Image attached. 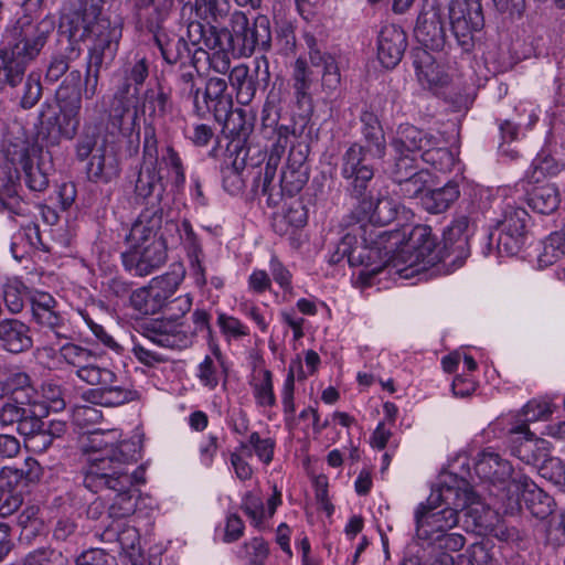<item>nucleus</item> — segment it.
Here are the masks:
<instances>
[{"label":"nucleus","instance_id":"de8ad7c7","mask_svg":"<svg viewBox=\"0 0 565 565\" xmlns=\"http://www.w3.org/2000/svg\"><path fill=\"white\" fill-rule=\"evenodd\" d=\"M180 75L178 77V88L182 98L192 100L198 115H201L203 106L199 99L201 88L196 86L194 81V71L188 70L185 64L180 66Z\"/></svg>","mask_w":565,"mask_h":565},{"label":"nucleus","instance_id":"864d4df0","mask_svg":"<svg viewBox=\"0 0 565 565\" xmlns=\"http://www.w3.org/2000/svg\"><path fill=\"white\" fill-rule=\"evenodd\" d=\"M463 510V526L467 531L482 534L489 529V512L481 504L466 505Z\"/></svg>","mask_w":565,"mask_h":565},{"label":"nucleus","instance_id":"0e129e2a","mask_svg":"<svg viewBox=\"0 0 565 565\" xmlns=\"http://www.w3.org/2000/svg\"><path fill=\"white\" fill-rule=\"evenodd\" d=\"M192 307V299L189 295L179 296L170 301H164L163 308L167 315L166 319L177 322Z\"/></svg>","mask_w":565,"mask_h":565},{"label":"nucleus","instance_id":"37998d69","mask_svg":"<svg viewBox=\"0 0 565 565\" xmlns=\"http://www.w3.org/2000/svg\"><path fill=\"white\" fill-rule=\"evenodd\" d=\"M2 391L11 394V397L23 394V399L29 403H35L36 390L32 384L30 375L25 372H13L4 381Z\"/></svg>","mask_w":565,"mask_h":565},{"label":"nucleus","instance_id":"0eeeda50","mask_svg":"<svg viewBox=\"0 0 565 565\" xmlns=\"http://www.w3.org/2000/svg\"><path fill=\"white\" fill-rule=\"evenodd\" d=\"M203 110L213 114L215 120L222 124L223 129L231 135L246 136L245 111L241 108L233 109L232 94L227 92V82L221 77H210L205 83Z\"/></svg>","mask_w":565,"mask_h":565},{"label":"nucleus","instance_id":"e2e57ef3","mask_svg":"<svg viewBox=\"0 0 565 565\" xmlns=\"http://www.w3.org/2000/svg\"><path fill=\"white\" fill-rule=\"evenodd\" d=\"M182 274L177 271L167 273L162 276L156 277L150 281V286L160 290L159 294L164 296V301L174 294L182 280Z\"/></svg>","mask_w":565,"mask_h":565},{"label":"nucleus","instance_id":"680f3d73","mask_svg":"<svg viewBox=\"0 0 565 565\" xmlns=\"http://www.w3.org/2000/svg\"><path fill=\"white\" fill-rule=\"evenodd\" d=\"M60 354L68 364L78 369L87 364L93 358V353L89 350L70 342L60 348Z\"/></svg>","mask_w":565,"mask_h":565},{"label":"nucleus","instance_id":"79ce46f5","mask_svg":"<svg viewBox=\"0 0 565 565\" xmlns=\"http://www.w3.org/2000/svg\"><path fill=\"white\" fill-rule=\"evenodd\" d=\"M415 66L419 82L427 84L429 87L439 86L445 83L444 73L439 66L434 62L433 56L423 51L416 56Z\"/></svg>","mask_w":565,"mask_h":565},{"label":"nucleus","instance_id":"13d9d810","mask_svg":"<svg viewBox=\"0 0 565 565\" xmlns=\"http://www.w3.org/2000/svg\"><path fill=\"white\" fill-rule=\"evenodd\" d=\"M533 172L530 175L531 181L540 182L542 178L556 175L562 166L550 154L539 153L533 160Z\"/></svg>","mask_w":565,"mask_h":565},{"label":"nucleus","instance_id":"5fc2aeb1","mask_svg":"<svg viewBox=\"0 0 565 565\" xmlns=\"http://www.w3.org/2000/svg\"><path fill=\"white\" fill-rule=\"evenodd\" d=\"M420 158L424 162L440 171L449 170L455 163V158L449 149L437 145L427 147L422 152Z\"/></svg>","mask_w":565,"mask_h":565},{"label":"nucleus","instance_id":"1a4fd4ad","mask_svg":"<svg viewBox=\"0 0 565 565\" xmlns=\"http://www.w3.org/2000/svg\"><path fill=\"white\" fill-rule=\"evenodd\" d=\"M100 15L102 7L97 3H86L82 9L64 14L60 23V33L67 38V46L79 47V42L87 36L99 39V31L106 33L116 26Z\"/></svg>","mask_w":565,"mask_h":565},{"label":"nucleus","instance_id":"aec40b11","mask_svg":"<svg viewBox=\"0 0 565 565\" xmlns=\"http://www.w3.org/2000/svg\"><path fill=\"white\" fill-rule=\"evenodd\" d=\"M119 173L120 163L115 148L103 139L86 167L87 178L95 183H108Z\"/></svg>","mask_w":565,"mask_h":565},{"label":"nucleus","instance_id":"49530a36","mask_svg":"<svg viewBox=\"0 0 565 565\" xmlns=\"http://www.w3.org/2000/svg\"><path fill=\"white\" fill-rule=\"evenodd\" d=\"M530 215L522 207L509 206L504 212V218L499 222V230L525 238Z\"/></svg>","mask_w":565,"mask_h":565},{"label":"nucleus","instance_id":"f257e3e1","mask_svg":"<svg viewBox=\"0 0 565 565\" xmlns=\"http://www.w3.org/2000/svg\"><path fill=\"white\" fill-rule=\"evenodd\" d=\"M138 460V451L131 446L124 447L121 456L108 458H88L87 465L81 470L83 486L98 493L104 490L115 492L113 503L108 508V518L120 520L131 515L137 505L132 487L143 482L132 470Z\"/></svg>","mask_w":565,"mask_h":565},{"label":"nucleus","instance_id":"09e8293b","mask_svg":"<svg viewBox=\"0 0 565 565\" xmlns=\"http://www.w3.org/2000/svg\"><path fill=\"white\" fill-rule=\"evenodd\" d=\"M309 179L307 170H298L291 168H285L281 170L279 180V192L280 195L286 193L292 196L301 191Z\"/></svg>","mask_w":565,"mask_h":565},{"label":"nucleus","instance_id":"a19ab883","mask_svg":"<svg viewBox=\"0 0 565 565\" xmlns=\"http://www.w3.org/2000/svg\"><path fill=\"white\" fill-rule=\"evenodd\" d=\"M173 3L174 0H160L151 7L152 10L146 17L143 26L153 35L154 41L159 39V36L161 38V35L169 33L166 28V22L169 19Z\"/></svg>","mask_w":565,"mask_h":565},{"label":"nucleus","instance_id":"774afa93","mask_svg":"<svg viewBox=\"0 0 565 565\" xmlns=\"http://www.w3.org/2000/svg\"><path fill=\"white\" fill-rule=\"evenodd\" d=\"M61 554L50 547H42L29 553L23 565H56Z\"/></svg>","mask_w":565,"mask_h":565},{"label":"nucleus","instance_id":"c756f323","mask_svg":"<svg viewBox=\"0 0 565 565\" xmlns=\"http://www.w3.org/2000/svg\"><path fill=\"white\" fill-rule=\"evenodd\" d=\"M472 491L462 490L458 484L441 483L431 490L426 503L430 508H456V513L463 510L471 500Z\"/></svg>","mask_w":565,"mask_h":565},{"label":"nucleus","instance_id":"c9c22d12","mask_svg":"<svg viewBox=\"0 0 565 565\" xmlns=\"http://www.w3.org/2000/svg\"><path fill=\"white\" fill-rule=\"evenodd\" d=\"M32 317L39 326L51 331L57 340L68 341L74 339L75 331L55 309L35 312Z\"/></svg>","mask_w":565,"mask_h":565},{"label":"nucleus","instance_id":"c03bdc74","mask_svg":"<svg viewBox=\"0 0 565 565\" xmlns=\"http://www.w3.org/2000/svg\"><path fill=\"white\" fill-rule=\"evenodd\" d=\"M348 225H356L355 221L351 218ZM363 231V224H359L358 226H353L351 232H348L337 247L340 249L342 254H347L348 263L350 266H360L364 264V257L362 253L359 252V238L358 235Z\"/></svg>","mask_w":565,"mask_h":565},{"label":"nucleus","instance_id":"603ef678","mask_svg":"<svg viewBox=\"0 0 565 565\" xmlns=\"http://www.w3.org/2000/svg\"><path fill=\"white\" fill-rule=\"evenodd\" d=\"M9 163L2 168L3 177L0 178V191L8 199L18 196V188L20 186V173L17 167L18 156L8 158Z\"/></svg>","mask_w":565,"mask_h":565},{"label":"nucleus","instance_id":"72a5a7b5","mask_svg":"<svg viewBox=\"0 0 565 565\" xmlns=\"http://www.w3.org/2000/svg\"><path fill=\"white\" fill-rule=\"evenodd\" d=\"M561 203L558 189L555 184L546 183L534 186L529 193V205L541 214H551Z\"/></svg>","mask_w":565,"mask_h":565},{"label":"nucleus","instance_id":"a878e982","mask_svg":"<svg viewBox=\"0 0 565 565\" xmlns=\"http://www.w3.org/2000/svg\"><path fill=\"white\" fill-rule=\"evenodd\" d=\"M469 218L466 215L458 216L444 233L446 256L451 263L463 260L469 255Z\"/></svg>","mask_w":565,"mask_h":565},{"label":"nucleus","instance_id":"20e7f679","mask_svg":"<svg viewBox=\"0 0 565 565\" xmlns=\"http://www.w3.org/2000/svg\"><path fill=\"white\" fill-rule=\"evenodd\" d=\"M307 44L310 49V65L306 60L297 58L294 64L291 81L299 109L305 116H310L313 111L312 87L318 76H321L322 88L332 93L340 85L341 75L335 58L327 52H321L316 46V40L312 36L307 40Z\"/></svg>","mask_w":565,"mask_h":565},{"label":"nucleus","instance_id":"9b49d317","mask_svg":"<svg viewBox=\"0 0 565 565\" xmlns=\"http://www.w3.org/2000/svg\"><path fill=\"white\" fill-rule=\"evenodd\" d=\"M446 18L457 43L469 51L473 46V33L484 25L481 0H452Z\"/></svg>","mask_w":565,"mask_h":565},{"label":"nucleus","instance_id":"c85d7f7f","mask_svg":"<svg viewBox=\"0 0 565 565\" xmlns=\"http://www.w3.org/2000/svg\"><path fill=\"white\" fill-rule=\"evenodd\" d=\"M475 469L481 479L492 484H504L513 475L512 465L494 452H482Z\"/></svg>","mask_w":565,"mask_h":565},{"label":"nucleus","instance_id":"dca6fc26","mask_svg":"<svg viewBox=\"0 0 565 565\" xmlns=\"http://www.w3.org/2000/svg\"><path fill=\"white\" fill-rule=\"evenodd\" d=\"M416 536L423 541L435 539L438 534L447 533L459 523L456 508H430L422 503L415 512Z\"/></svg>","mask_w":565,"mask_h":565},{"label":"nucleus","instance_id":"58836bf2","mask_svg":"<svg viewBox=\"0 0 565 565\" xmlns=\"http://www.w3.org/2000/svg\"><path fill=\"white\" fill-rule=\"evenodd\" d=\"M143 108L149 110V116L163 118L172 110L170 92L158 82L156 87L147 88L143 93Z\"/></svg>","mask_w":565,"mask_h":565},{"label":"nucleus","instance_id":"6ab92c4d","mask_svg":"<svg viewBox=\"0 0 565 565\" xmlns=\"http://www.w3.org/2000/svg\"><path fill=\"white\" fill-rule=\"evenodd\" d=\"M143 162L141 166L152 164L154 167H161V163L169 166L173 173V183L177 188L184 184L185 175L182 161L178 152L171 147L166 148V154H163L161 162L158 158V139L156 129L152 125H146L143 128V150H142Z\"/></svg>","mask_w":565,"mask_h":565},{"label":"nucleus","instance_id":"9d476101","mask_svg":"<svg viewBox=\"0 0 565 565\" xmlns=\"http://www.w3.org/2000/svg\"><path fill=\"white\" fill-rule=\"evenodd\" d=\"M120 35L121 31L118 26L106 33L99 32V39H95L89 49L84 78V95L87 99L96 95L100 72L108 68L114 61Z\"/></svg>","mask_w":565,"mask_h":565},{"label":"nucleus","instance_id":"4c0bfd02","mask_svg":"<svg viewBox=\"0 0 565 565\" xmlns=\"http://www.w3.org/2000/svg\"><path fill=\"white\" fill-rule=\"evenodd\" d=\"M81 54V47L75 46H66L53 54L46 68L45 79L51 83L57 82L66 75L72 62L78 60Z\"/></svg>","mask_w":565,"mask_h":565},{"label":"nucleus","instance_id":"69168bd1","mask_svg":"<svg viewBox=\"0 0 565 565\" xmlns=\"http://www.w3.org/2000/svg\"><path fill=\"white\" fill-rule=\"evenodd\" d=\"M100 145L99 135L95 131L88 132L84 131L75 146L76 158L81 161H84L93 156L96 152V148Z\"/></svg>","mask_w":565,"mask_h":565},{"label":"nucleus","instance_id":"f8f14e48","mask_svg":"<svg viewBox=\"0 0 565 565\" xmlns=\"http://www.w3.org/2000/svg\"><path fill=\"white\" fill-rule=\"evenodd\" d=\"M373 180L365 183L364 190L360 193H352L348 189L345 192L358 201L355 209L352 211L350 218L356 224L369 221L374 225L385 226L392 223L398 213V204L387 195H379L375 200L370 191Z\"/></svg>","mask_w":565,"mask_h":565},{"label":"nucleus","instance_id":"4be33fe9","mask_svg":"<svg viewBox=\"0 0 565 565\" xmlns=\"http://www.w3.org/2000/svg\"><path fill=\"white\" fill-rule=\"evenodd\" d=\"M131 446V450H137V444L131 440L117 441V435L114 430H95L88 434L83 440V450L88 454V458H108L121 456L124 447Z\"/></svg>","mask_w":565,"mask_h":565},{"label":"nucleus","instance_id":"338daca9","mask_svg":"<svg viewBox=\"0 0 565 565\" xmlns=\"http://www.w3.org/2000/svg\"><path fill=\"white\" fill-rule=\"evenodd\" d=\"M469 559L473 565H497L489 542H477L469 548Z\"/></svg>","mask_w":565,"mask_h":565},{"label":"nucleus","instance_id":"8fccbe9b","mask_svg":"<svg viewBox=\"0 0 565 565\" xmlns=\"http://www.w3.org/2000/svg\"><path fill=\"white\" fill-rule=\"evenodd\" d=\"M180 326L181 323H178V321L167 319V321L153 322L151 329L148 330L154 333V337L151 338L153 342L162 347L173 348L178 344L180 334L178 327Z\"/></svg>","mask_w":565,"mask_h":565},{"label":"nucleus","instance_id":"e433bc0d","mask_svg":"<svg viewBox=\"0 0 565 565\" xmlns=\"http://www.w3.org/2000/svg\"><path fill=\"white\" fill-rule=\"evenodd\" d=\"M15 97L19 98V106L29 110L33 108L43 95V86L41 83V74L39 72H31L24 75L22 82L15 87Z\"/></svg>","mask_w":565,"mask_h":565},{"label":"nucleus","instance_id":"6e6d98bb","mask_svg":"<svg viewBox=\"0 0 565 565\" xmlns=\"http://www.w3.org/2000/svg\"><path fill=\"white\" fill-rule=\"evenodd\" d=\"M103 536L108 541H117L120 547L126 552L135 550L139 543V534L134 526H124L121 529L107 526Z\"/></svg>","mask_w":565,"mask_h":565},{"label":"nucleus","instance_id":"ea45409f","mask_svg":"<svg viewBox=\"0 0 565 565\" xmlns=\"http://www.w3.org/2000/svg\"><path fill=\"white\" fill-rule=\"evenodd\" d=\"M160 290L148 287L139 288L130 296V303L135 310L141 315H154L163 308L164 296Z\"/></svg>","mask_w":565,"mask_h":565},{"label":"nucleus","instance_id":"423d86ee","mask_svg":"<svg viewBox=\"0 0 565 565\" xmlns=\"http://www.w3.org/2000/svg\"><path fill=\"white\" fill-rule=\"evenodd\" d=\"M76 375L87 384L96 386L84 394V398L90 404L116 407L139 398V393L119 380L110 369L87 363L77 369Z\"/></svg>","mask_w":565,"mask_h":565},{"label":"nucleus","instance_id":"f704fd0d","mask_svg":"<svg viewBox=\"0 0 565 565\" xmlns=\"http://www.w3.org/2000/svg\"><path fill=\"white\" fill-rule=\"evenodd\" d=\"M161 52L163 60L168 64H185L190 57V47L188 42L177 34H166L154 41Z\"/></svg>","mask_w":565,"mask_h":565},{"label":"nucleus","instance_id":"473e14b6","mask_svg":"<svg viewBox=\"0 0 565 565\" xmlns=\"http://www.w3.org/2000/svg\"><path fill=\"white\" fill-rule=\"evenodd\" d=\"M18 156V164L24 172V179L28 188L31 191L42 192L49 186L47 174L43 171L39 163H34L29 156V150L25 146H21L14 151Z\"/></svg>","mask_w":565,"mask_h":565},{"label":"nucleus","instance_id":"39448f33","mask_svg":"<svg viewBox=\"0 0 565 565\" xmlns=\"http://www.w3.org/2000/svg\"><path fill=\"white\" fill-rule=\"evenodd\" d=\"M227 39V50L237 56H250L256 50L267 52L271 47L270 22L266 15H257L252 22L242 11L231 14L230 26L221 29Z\"/></svg>","mask_w":565,"mask_h":565},{"label":"nucleus","instance_id":"bb28decb","mask_svg":"<svg viewBox=\"0 0 565 565\" xmlns=\"http://www.w3.org/2000/svg\"><path fill=\"white\" fill-rule=\"evenodd\" d=\"M166 192L161 167L152 164L141 166L135 183V194L150 203L161 204Z\"/></svg>","mask_w":565,"mask_h":565},{"label":"nucleus","instance_id":"a18cd8bd","mask_svg":"<svg viewBox=\"0 0 565 565\" xmlns=\"http://www.w3.org/2000/svg\"><path fill=\"white\" fill-rule=\"evenodd\" d=\"M419 170H422V168L418 167L415 156L409 153H394V159L392 163L388 164L386 172L396 183L412 178Z\"/></svg>","mask_w":565,"mask_h":565},{"label":"nucleus","instance_id":"f03ea898","mask_svg":"<svg viewBox=\"0 0 565 565\" xmlns=\"http://www.w3.org/2000/svg\"><path fill=\"white\" fill-rule=\"evenodd\" d=\"M54 20L46 17L34 21L30 15L20 17L8 28L0 45V94L22 82L24 74L41 54L52 32Z\"/></svg>","mask_w":565,"mask_h":565},{"label":"nucleus","instance_id":"6e6552de","mask_svg":"<svg viewBox=\"0 0 565 565\" xmlns=\"http://www.w3.org/2000/svg\"><path fill=\"white\" fill-rule=\"evenodd\" d=\"M178 223L166 220L163 232L158 239H152L146 245L129 247L121 254L122 265L126 270L135 276H148L159 269L168 258L167 233L178 232Z\"/></svg>","mask_w":565,"mask_h":565},{"label":"nucleus","instance_id":"052dcab7","mask_svg":"<svg viewBox=\"0 0 565 565\" xmlns=\"http://www.w3.org/2000/svg\"><path fill=\"white\" fill-rule=\"evenodd\" d=\"M135 223L159 234L163 224V207L161 204L150 203L141 211Z\"/></svg>","mask_w":565,"mask_h":565},{"label":"nucleus","instance_id":"bf43d9fd","mask_svg":"<svg viewBox=\"0 0 565 565\" xmlns=\"http://www.w3.org/2000/svg\"><path fill=\"white\" fill-rule=\"evenodd\" d=\"M46 109H52L50 104H44L39 114L40 134L46 132L47 136H53L55 139L64 137V130L62 129L63 116L61 113H53L47 116Z\"/></svg>","mask_w":565,"mask_h":565},{"label":"nucleus","instance_id":"4d7b16f0","mask_svg":"<svg viewBox=\"0 0 565 565\" xmlns=\"http://www.w3.org/2000/svg\"><path fill=\"white\" fill-rule=\"evenodd\" d=\"M430 180V173L426 169L417 171L412 178L407 180L398 181V193L404 198H415L425 193L424 190Z\"/></svg>","mask_w":565,"mask_h":565},{"label":"nucleus","instance_id":"cd10ccee","mask_svg":"<svg viewBox=\"0 0 565 565\" xmlns=\"http://www.w3.org/2000/svg\"><path fill=\"white\" fill-rule=\"evenodd\" d=\"M181 17L194 14L209 23H220L230 13L231 6L227 0H179Z\"/></svg>","mask_w":565,"mask_h":565},{"label":"nucleus","instance_id":"7ed1b4c3","mask_svg":"<svg viewBox=\"0 0 565 565\" xmlns=\"http://www.w3.org/2000/svg\"><path fill=\"white\" fill-rule=\"evenodd\" d=\"M362 140L353 142L341 157L340 174L343 189L352 193L364 190L365 183L374 178L372 160L382 159L386 153L383 127L376 114L364 110L360 115Z\"/></svg>","mask_w":565,"mask_h":565},{"label":"nucleus","instance_id":"5701e85b","mask_svg":"<svg viewBox=\"0 0 565 565\" xmlns=\"http://www.w3.org/2000/svg\"><path fill=\"white\" fill-rule=\"evenodd\" d=\"M438 145L437 138L413 125L402 124L397 127L395 136L391 140V147L394 153H415L423 152L427 147Z\"/></svg>","mask_w":565,"mask_h":565},{"label":"nucleus","instance_id":"7c9ffc66","mask_svg":"<svg viewBox=\"0 0 565 565\" xmlns=\"http://www.w3.org/2000/svg\"><path fill=\"white\" fill-rule=\"evenodd\" d=\"M183 18L188 20V38L193 45L202 43L209 50L222 47V32L215 23H209L194 14L191 19L188 15Z\"/></svg>","mask_w":565,"mask_h":565},{"label":"nucleus","instance_id":"2eb2a0df","mask_svg":"<svg viewBox=\"0 0 565 565\" xmlns=\"http://www.w3.org/2000/svg\"><path fill=\"white\" fill-rule=\"evenodd\" d=\"M398 258L409 264V267L423 264V269L434 265L439 258L436 253V238L431 235V230L425 225L415 226L411 233L406 247L401 250L397 257L392 262L397 266Z\"/></svg>","mask_w":565,"mask_h":565},{"label":"nucleus","instance_id":"2f4dec72","mask_svg":"<svg viewBox=\"0 0 565 565\" xmlns=\"http://www.w3.org/2000/svg\"><path fill=\"white\" fill-rule=\"evenodd\" d=\"M460 195L459 186L456 182H448L443 188L426 191L420 196L423 207L433 214H439L449 209Z\"/></svg>","mask_w":565,"mask_h":565},{"label":"nucleus","instance_id":"412c9836","mask_svg":"<svg viewBox=\"0 0 565 565\" xmlns=\"http://www.w3.org/2000/svg\"><path fill=\"white\" fill-rule=\"evenodd\" d=\"M407 47V35L397 25L382 28L377 41V57L386 68H394L402 61Z\"/></svg>","mask_w":565,"mask_h":565},{"label":"nucleus","instance_id":"4468645a","mask_svg":"<svg viewBox=\"0 0 565 565\" xmlns=\"http://www.w3.org/2000/svg\"><path fill=\"white\" fill-rule=\"evenodd\" d=\"M446 19V13L440 7L425 6L414 28L417 42L428 50L441 51L448 42Z\"/></svg>","mask_w":565,"mask_h":565},{"label":"nucleus","instance_id":"f3484780","mask_svg":"<svg viewBox=\"0 0 565 565\" xmlns=\"http://www.w3.org/2000/svg\"><path fill=\"white\" fill-rule=\"evenodd\" d=\"M32 403L10 397L0 405V426L14 429L20 435H31L41 426V417L30 406Z\"/></svg>","mask_w":565,"mask_h":565},{"label":"nucleus","instance_id":"a211bd4d","mask_svg":"<svg viewBox=\"0 0 565 565\" xmlns=\"http://www.w3.org/2000/svg\"><path fill=\"white\" fill-rule=\"evenodd\" d=\"M515 491L520 492L515 504L522 509L523 507L535 518L544 520L552 514L554 510V499L537 487L526 476L515 477L511 481Z\"/></svg>","mask_w":565,"mask_h":565},{"label":"nucleus","instance_id":"3c124183","mask_svg":"<svg viewBox=\"0 0 565 565\" xmlns=\"http://www.w3.org/2000/svg\"><path fill=\"white\" fill-rule=\"evenodd\" d=\"M552 411L550 404L544 401H530L522 409L521 416L523 424L513 428V433H525L532 435L527 428L526 423L536 422L546 418L551 415Z\"/></svg>","mask_w":565,"mask_h":565},{"label":"nucleus","instance_id":"b1692460","mask_svg":"<svg viewBox=\"0 0 565 565\" xmlns=\"http://www.w3.org/2000/svg\"><path fill=\"white\" fill-rule=\"evenodd\" d=\"M109 125L117 129L124 137L128 138L130 149L134 153L139 149L138 111L131 104L111 102L109 108Z\"/></svg>","mask_w":565,"mask_h":565},{"label":"nucleus","instance_id":"393cba45","mask_svg":"<svg viewBox=\"0 0 565 565\" xmlns=\"http://www.w3.org/2000/svg\"><path fill=\"white\" fill-rule=\"evenodd\" d=\"M0 343L10 353H22L33 347L30 327L15 318L0 321Z\"/></svg>","mask_w":565,"mask_h":565},{"label":"nucleus","instance_id":"ddd939ff","mask_svg":"<svg viewBox=\"0 0 565 565\" xmlns=\"http://www.w3.org/2000/svg\"><path fill=\"white\" fill-rule=\"evenodd\" d=\"M82 74L79 70L71 71L55 93L57 106L63 116L62 129L67 139H73L79 125L82 108Z\"/></svg>","mask_w":565,"mask_h":565}]
</instances>
